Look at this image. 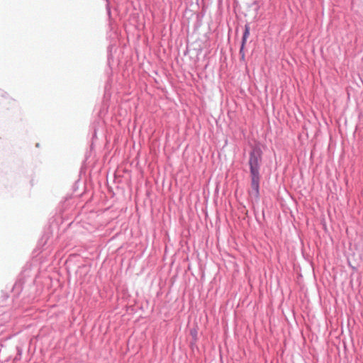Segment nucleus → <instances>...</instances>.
<instances>
[{
	"label": "nucleus",
	"instance_id": "1",
	"mask_svg": "<svg viewBox=\"0 0 363 363\" xmlns=\"http://www.w3.org/2000/svg\"><path fill=\"white\" fill-rule=\"evenodd\" d=\"M261 160V154L259 150H254L250 152L249 164L250 167V174H259V161Z\"/></svg>",
	"mask_w": 363,
	"mask_h": 363
},
{
	"label": "nucleus",
	"instance_id": "2",
	"mask_svg": "<svg viewBox=\"0 0 363 363\" xmlns=\"http://www.w3.org/2000/svg\"><path fill=\"white\" fill-rule=\"evenodd\" d=\"M259 174H251V190L250 194L258 198L259 196Z\"/></svg>",
	"mask_w": 363,
	"mask_h": 363
},
{
	"label": "nucleus",
	"instance_id": "3",
	"mask_svg": "<svg viewBox=\"0 0 363 363\" xmlns=\"http://www.w3.org/2000/svg\"><path fill=\"white\" fill-rule=\"evenodd\" d=\"M250 35V27L248 25H245V31L243 33L242 39V45L240 50V54L241 55V59H245V53H244V47L247 42V39Z\"/></svg>",
	"mask_w": 363,
	"mask_h": 363
}]
</instances>
